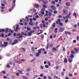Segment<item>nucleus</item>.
Instances as JSON below:
<instances>
[{
    "instance_id": "f257e3e1",
    "label": "nucleus",
    "mask_w": 79,
    "mask_h": 79,
    "mask_svg": "<svg viewBox=\"0 0 79 79\" xmlns=\"http://www.w3.org/2000/svg\"><path fill=\"white\" fill-rule=\"evenodd\" d=\"M42 6L43 8L41 10V13L43 15H44V14H45V13H44V11H45V8H47V7L44 5H43Z\"/></svg>"
},
{
    "instance_id": "f03ea898",
    "label": "nucleus",
    "mask_w": 79,
    "mask_h": 79,
    "mask_svg": "<svg viewBox=\"0 0 79 79\" xmlns=\"http://www.w3.org/2000/svg\"><path fill=\"white\" fill-rule=\"evenodd\" d=\"M8 45V42H4V44H2V47H6V46Z\"/></svg>"
},
{
    "instance_id": "7ed1b4c3",
    "label": "nucleus",
    "mask_w": 79,
    "mask_h": 79,
    "mask_svg": "<svg viewBox=\"0 0 79 79\" xmlns=\"http://www.w3.org/2000/svg\"><path fill=\"white\" fill-rule=\"evenodd\" d=\"M16 29H14V31H16V32H18V29H19V24H17L16 25Z\"/></svg>"
},
{
    "instance_id": "20e7f679",
    "label": "nucleus",
    "mask_w": 79,
    "mask_h": 79,
    "mask_svg": "<svg viewBox=\"0 0 79 79\" xmlns=\"http://www.w3.org/2000/svg\"><path fill=\"white\" fill-rule=\"evenodd\" d=\"M41 51L40 50H38V52L36 53V56H40V54H41Z\"/></svg>"
},
{
    "instance_id": "39448f33",
    "label": "nucleus",
    "mask_w": 79,
    "mask_h": 79,
    "mask_svg": "<svg viewBox=\"0 0 79 79\" xmlns=\"http://www.w3.org/2000/svg\"><path fill=\"white\" fill-rule=\"evenodd\" d=\"M50 8H52L53 10H56V8L55 6H50Z\"/></svg>"
},
{
    "instance_id": "423d86ee",
    "label": "nucleus",
    "mask_w": 79,
    "mask_h": 79,
    "mask_svg": "<svg viewBox=\"0 0 79 79\" xmlns=\"http://www.w3.org/2000/svg\"><path fill=\"white\" fill-rule=\"evenodd\" d=\"M15 2H16V1L15 0H14L13 1V4L12 5V8L13 9L14 8H15Z\"/></svg>"
},
{
    "instance_id": "0eeeda50",
    "label": "nucleus",
    "mask_w": 79,
    "mask_h": 79,
    "mask_svg": "<svg viewBox=\"0 0 79 79\" xmlns=\"http://www.w3.org/2000/svg\"><path fill=\"white\" fill-rule=\"evenodd\" d=\"M32 31H31L30 32H28V35L29 36H31V35H32Z\"/></svg>"
},
{
    "instance_id": "6e6552de",
    "label": "nucleus",
    "mask_w": 79,
    "mask_h": 79,
    "mask_svg": "<svg viewBox=\"0 0 79 79\" xmlns=\"http://www.w3.org/2000/svg\"><path fill=\"white\" fill-rule=\"evenodd\" d=\"M52 52H55V51H56V50H57V49L55 48H53L52 49Z\"/></svg>"
},
{
    "instance_id": "1a4fd4ad",
    "label": "nucleus",
    "mask_w": 79,
    "mask_h": 79,
    "mask_svg": "<svg viewBox=\"0 0 79 79\" xmlns=\"http://www.w3.org/2000/svg\"><path fill=\"white\" fill-rule=\"evenodd\" d=\"M59 31H60V32H63V31H64V29L63 28H60L59 29Z\"/></svg>"
},
{
    "instance_id": "9d476101",
    "label": "nucleus",
    "mask_w": 79,
    "mask_h": 79,
    "mask_svg": "<svg viewBox=\"0 0 79 79\" xmlns=\"http://www.w3.org/2000/svg\"><path fill=\"white\" fill-rule=\"evenodd\" d=\"M28 33V31H27L26 32H25L24 34L25 36H27V34Z\"/></svg>"
},
{
    "instance_id": "9b49d317",
    "label": "nucleus",
    "mask_w": 79,
    "mask_h": 79,
    "mask_svg": "<svg viewBox=\"0 0 79 79\" xmlns=\"http://www.w3.org/2000/svg\"><path fill=\"white\" fill-rule=\"evenodd\" d=\"M23 71H21V70H19L18 71V72L19 73V74H24V73H23Z\"/></svg>"
},
{
    "instance_id": "f8f14e48",
    "label": "nucleus",
    "mask_w": 79,
    "mask_h": 79,
    "mask_svg": "<svg viewBox=\"0 0 79 79\" xmlns=\"http://www.w3.org/2000/svg\"><path fill=\"white\" fill-rule=\"evenodd\" d=\"M35 6L36 8H39V5L38 4H35Z\"/></svg>"
},
{
    "instance_id": "ddd939ff",
    "label": "nucleus",
    "mask_w": 79,
    "mask_h": 79,
    "mask_svg": "<svg viewBox=\"0 0 79 79\" xmlns=\"http://www.w3.org/2000/svg\"><path fill=\"white\" fill-rule=\"evenodd\" d=\"M9 30V28H6V30L5 32L6 33H7L8 32V31Z\"/></svg>"
},
{
    "instance_id": "4468645a",
    "label": "nucleus",
    "mask_w": 79,
    "mask_h": 79,
    "mask_svg": "<svg viewBox=\"0 0 79 79\" xmlns=\"http://www.w3.org/2000/svg\"><path fill=\"white\" fill-rule=\"evenodd\" d=\"M29 24L30 25H31V26H34V23L32 22H29Z\"/></svg>"
},
{
    "instance_id": "2eb2a0df",
    "label": "nucleus",
    "mask_w": 79,
    "mask_h": 79,
    "mask_svg": "<svg viewBox=\"0 0 79 79\" xmlns=\"http://www.w3.org/2000/svg\"><path fill=\"white\" fill-rule=\"evenodd\" d=\"M39 50H40V51H41H41H43L44 52H45V49L44 48H40Z\"/></svg>"
},
{
    "instance_id": "dca6fc26",
    "label": "nucleus",
    "mask_w": 79,
    "mask_h": 79,
    "mask_svg": "<svg viewBox=\"0 0 79 79\" xmlns=\"http://www.w3.org/2000/svg\"><path fill=\"white\" fill-rule=\"evenodd\" d=\"M57 30H58V28H56L55 29V30L54 31V32L55 33H57Z\"/></svg>"
},
{
    "instance_id": "f3484780",
    "label": "nucleus",
    "mask_w": 79,
    "mask_h": 79,
    "mask_svg": "<svg viewBox=\"0 0 79 79\" xmlns=\"http://www.w3.org/2000/svg\"><path fill=\"white\" fill-rule=\"evenodd\" d=\"M66 5L67 6H70V3L69 2H66Z\"/></svg>"
},
{
    "instance_id": "a211bd4d",
    "label": "nucleus",
    "mask_w": 79,
    "mask_h": 79,
    "mask_svg": "<svg viewBox=\"0 0 79 79\" xmlns=\"http://www.w3.org/2000/svg\"><path fill=\"white\" fill-rule=\"evenodd\" d=\"M38 32H40V33H41V34H42V33L43 32V31H42V30H38Z\"/></svg>"
},
{
    "instance_id": "6ab92c4d",
    "label": "nucleus",
    "mask_w": 79,
    "mask_h": 79,
    "mask_svg": "<svg viewBox=\"0 0 79 79\" xmlns=\"http://www.w3.org/2000/svg\"><path fill=\"white\" fill-rule=\"evenodd\" d=\"M72 60L71 58H69V63H71L72 62Z\"/></svg>"
},
{
    "instance_id": "aec40b11",
    "label": "nucleus",
    "mask_w": 79,
    "mask_h": 79,
    "mask_svg": "<svg viewBox=\"0 0 79 79\" xmlns=\"http://www.w3.org/2000/svg\"><path fill=\"white\" fill-rule=\"evenodd\" d=\"M59 24L60 26H63V24L61 22H60Z\"/></svg>"
},
{
    "instance_id": "412c9836",
    "label": "nucleus",
    "mask_w": 79,
    "mask_h": 79,
    "mask_svg": "<svg viewBox=\"0 0 79 79\" xmlns=\"http://www.w3.org/2000/svg\"><path fill=\"white\" fill-rule=\"evenodd\" d=\"M65 18L66 19H67V18H71V17L69 16V15H68L67 16L65 17Z\"/></svg>"
},
{
    "instance_id": "4be33fe9",
    "label": "nucleus",
    "mask_w": 79,
    "mask_h": 79,
    "mask_svg": "<svg viewBox=\"0 0 79 79\" xmlns=\"http://www.w3.org/2000/svg\"><path fill=\"white\" fill-rule=\"evenodd\" d=\"M22 77L23 79H28V78H27V77H26L25 76H23Z\"/></svg>"
},
{
    "instance_id": "5701e85b",
    "label": "nucleus",
    "mask_w": 79,
    "mask_h": 79,
    "mask_svg": "<svg viewBox=\"0 0 79 79\" xmlns=\"http://www.w3.org/2000/svg\"><path fill=\"white\" fill-rule=\"evenodd\" d=\"M68 61L67 60V58H65V59L64 60V62L65 63H67Z\"/></svg>"
},
{
    "instance_id": "b1692460",
    "label": "nucleus",
    "mask_w": 79,
    "mask_h": 79,
    "mask_svg": "<svg viewBox=\"0 0 79 79\" xmlns=\"http://www.w3.org/2000/svg\"><path fill=\"white\" fill-rule=\"evenodd\" d=\"M40 68L41 69H43L44 68V67L42 65H40Z\"/></svg>"
},
{
    "instance_id": "393cba45",
    "label": "nucleus",
    "mask_w": 79,
    "mask_h": 79,
    "mask_svg": "<svg viewBox=\"0 0 79 79\" xmlns=\"http://www.w3.org/2000/svg\"><path fill=\"white\" fill-rule=\"evenodd\" d=\"M30 70H31V68H27V71H30Z\"/></svg>"
},
{
    "instance_id": "a878e982",
    "label": "nucleus",
    "mask_w": 79,
    "mask_h": 79,
    "mask_svg": "<svg viewBox=\"0 0 79 79\" xmlns=\"http://www.w3.org/2000/svg\"><path fill=\"white\" fill-rule=\"evenodd\" d=\"M45 68H49V66H48V65H45Z\"/></svg>"
},
{
    "instance_id": "bb28decb",
    "label": "nucleus",
    "mask_w": 79,
    "mask_h": 79,
    "mask_svg": "<svg viewBox=\"0 0 79 79\" xmlns=\"http://www.w3.org/2000/svg\"><path fill=\"white\" fill-rule=\"evenodd\" d=\"M48 64L49 66H50V65H51V64H50V62L48 61Z\"/></svg>"
},
{
    "instance_id": "cd10ccee",
    "label": "nucleus",
    "mask_w": 79,
    "mask_h": 79,
    "mask_svg": "<svg viewBox=\"0 0 79 79\" xmlns=\"http://www.w3.org/2000/svg\"><path fill=\"white\" fill-rule=\"evenodd\" d=\"M52 15V14L51 12H49L48 13V15H49V16H51Z\"/></svg>"
},
{
    "instance_id": "c85d7f7f",
    "label": "nucleus",
    "mask_w": 79,
    "mask_h": 79,
    "mask_svg": "<svg viewBox=\"0 0 79 79\" xmlns=\"http://www.w3.org/2000/svg\"><path fill=\"white\" fill-rule=\"evenodd\" d=\"M42 39H44V35H42L41 36Z\"/></svg>"
},
{
    "instance_id": "c756f323",
    "label": "nucleus",
    "mask_w": 79,
    "mask_h": 79,
    "mask_svg": "<svg viewBox=\"0 0 79 79\" xmlns=\"http://www.w3.org/2000/svg\"><path fill=\"white\" fill-rule=\"evenodd\" d=\"M33 21H35L37 20V19H36V18L34 17L33 18Z\"/></svg>"
},
{
    "instance_id": "7c9ffc66",
    "label": "nucleus",
    "mask_w": 79,
    "mask_h": 79,
    "mask_svg": "<svg viewBox=\"0 0 79 79\" xmlns=\"http://www.w3.org/2000/svg\"><path fill=\"white\" fill-rule=\"evenodd\" d=\"M35 58H34L31 61V62H34V61H35Z\"/></svg>"
},
{
    "instance_id": "2f4dec72",
    "label": "nucleus",
    "mask_w": 79,
    "mask_h": 79,
    "mask_svg": "<svg viewBox=\"0 0 79 79\" xmlns=\"http://www.w3.org/2000/svg\"><path fill=\"white\" fill-rule=\"evenodd\" d=\"M17 63L19 64H21V63H22V62L21 61H18L17 62Z\"/></svg>"
},
{
    "instance_id": "473e14b6",
    "label": "nucleus",
    "mask_w": 79,
    "mask_h": 79,
    "mask_svg": "<svg viewBox=\"0 0 79 79\" xmlns=\"http://www.w3.org/2000/svg\"><path fill=\"white\" fill-rule=\"evenodd\" d=\"M52 27H55V23H54L52 24Z\"/></svg>"
},
{
    "instance_id": "72a5a7b5",
    "label": "nucleus",
    "mask_w": 79,
    "mask_h": 79,
    "mask_svg": "<svg viewBox=\"0 0 79 79\" xmlns=\"http://www.w3.org/2000/svg\"><path fill=\"white\" fill-rule=\"evenodd\" d=\"M1 6H3L4 7H5V4H3V3H2L1 4Z\"/></svg>"
},
{
    "instance_id": "f704fd0d",
    "label": "nucleus",
    "mask_w": 79,
    "mask_h": 79,
    "mask_svg": "<svg viewBox=\"0 0 79 79\" xmlns=\"http://www.w3.org/2000/svg\"><path fill=\"white\" fill-rule=\"evenodd\" d=\"M74 49L75 52H77V51H78V49H77V48H75Z\"/></svg>"
},
{
    "instance_id": "c9c22d12",
    "label": "nucleus",
    "mask_w": 79,
    "mask_h": 79,
    "mask_svg": "<svg viewBox=\"0 0 79 79\" xmlns=\"http://www.w3.org/2000/svg\"><path fill=\"white\" fill-rule=\"evenodd\" d=\"M45 12L46 13V14H45L46 16H48V14H47L48 13V11L46 10Z\"/></svg>"
},
{
    "instance_id": "e433bc0d",
    "label": "nucleus",
    "mask_w": 79,
    "mask_h": 79,
    "mask_svg": "<svg viewBox=\"0 0 79 79\" xmlns=\"http://www.w3.org/2000/svg\"><path fill=\"white\" fill-rule=\"evenodd\" d=\"M61 76H63V75H64V72H62L61 73Z\"/></svg>"
},
{
    "instance_id": "4c0bfd02",
    "label": "nucleus",
    "mask_w": 79,
    "mask_h": 79,
    "mask_svg": "<svg viewBox=\"0 0 79 79\" xmlns=\"http://www.w3.org/2000/svg\"><path fill=\"white\" fill-rule=\"evenodd\" d=\"M43 79H47V76H44L43 77Z\"/></svg>"
},
{
    "instance_id": "58836bf2",
    "label": "nucleus",
    "mask_w": 79,
    "mask_h": 79,
    "mask_svg": "<svg viewBox=\"0 0 79 79\" xmlns=\"http://www.w3.org/2000/svg\"><path fill=\"white\" fill-rule=\"evenodd\" d=\"M12 8V9H11V8L9 10V12H11V11L12 10H13V9H13V8Z\"/></svg>"
},
{
    "instance_id": "ea45409f",
    "label": "nucleus",
    "mask_w": 79,
    "mask_h": 79,
    "mask_svg": "<svg viewBox=\"0 0 79 79\" xmlns=\"http://www.w3.org/2000/svg\"><path fill=\"white\" fill-rule=\"evenodd\" d=\"M14 42H15V44H16V43H17L18 41L17 40H15L14 41Z\"/></svg>"
},
{
    "instance_id": "a19ab883",
    "label": "nucleus",
    "mask_w": 79,
    "mask_h": 79,
    "mask_svg": "<svg viewBox=\"0 0 79 79\" xmlns=\"http://www.w3.org/2000/svg\"><path fill=\"white\" fill-rule=\"evenodd\" d=\"M70 57H71L72 58H74V55L71 54L70 56Z\"/></svg>"
},
{
    "instance_id": "79ce46f5",
    "label": "nucleus",
    "mask_w": 79,
    "mask_h": 79,
    "mask_svg": "<svg viewBox=\"0 0 79 79\" xmlns=\"http://www.w3.org/2000/svg\"><path fill=\"white\" fill-rule=\"evenodd\" d=\"M7 68H10V65H9V64H7Z\"/></svg>"
},
{
    "instance_id": "37998d69",
    "label": "nucleus",
    "mask_w": 79,
    "mask_h": 79,
    "mask_svg": "<svg viewBox=\"0 0 79 79\" xmlns=\"http://www.w3.org/2000/svg\"><path fill=\"white\" fill-rule=\"evenodd\" d=\"M35 17L36 18H39V15H36Z\"/></svg>"
},
{
    "instance_id": "c03bdc74",
    "label": "nucleus",
    "mask_w": 79,
    "mask_h": 79,
    "mask_svg": "<svg viewBox=\"0 0 79 79\" xmlns=\"http://www.w3.org/2000/svg\"><path fill=\"white\" fill-rule=\"evenodd\" d=\"M19 24L20 25H21V26H23V23H19Z\"/></svg>"
},
{
    "instance_id": "a18cd8bd",
    "label": "nucleus",
    "mask_w": 79,
    "mask_h": 79,
    "mask_svg": "<svg viewBox=\"0 0 79 79\" xmlns=\"http://www.w3.org/2000/svg\"><path fill=\"white\" fill-rule=\"evenodd\" d=\"M16 35L17 37L18 36H19L20 35H21V34L18 33Z\"/></svg>"
},
{
    "instance_id": "49530a36",
    "label": "nucleus",
    "mask_w": 79,
    "mask_h": 79,
    "mask_svg": "<svg viewBox=\"0 0 79 79\" xmlns=\"http://www.w3.org/2000/svg\"><path fill=\"white\" fill-rule=\"evenodd\" d=\"M71 53H72V54H74V51L73 50L72 51H71Z\"/></svg>"
},
{
    "instance_id": "de8ad7c7",
    "label": "nucleus",
    "mask_w": 79,
    "mask_h": 79,
    "mask_svg": "<svg viewBox=\"0 0 79 79\" xmlns=\"http://www.w3.org/2000/svg\"><path fill=\"white\" fill-rule=\"evenodd\" d=\"M73 16H76V13L75 12H74L73 13Z\"/></svg>"
},
{
    "instance_id": "09e8293b",
    "label": "nucleus",
    "mask_w": 79,
    "mask_h": 79,
    "mask_svg": "<svg viewBox=\"0 0 79 79\" xmlns=\"http://www.w3.org/2000/svg\"><path fill=\"white\" fill-rule=\"evenodd\" d=\"M52 4H53V5H54V4H55V2L54 1H52Z\"/></svg>"
},
{
    "instance_id": "8fccbe9b",
    "label": "nucleus",
    "mask_w": 79,
    "mask_h": 79,
    "mask_svg": "<svg viewBox=\"0 0 79 79\" xmlns=\"http://www.w3.org/2000/svg\"><path fill=\"white\" fill-rule=\"evenodd\" d=\"M2 73L5 74H6V72H5V71H2Z\"/></svg>"
},
{
    "instance_id": "3c124183",
    "label": "nucleus",
    "mask_w": 79,
    "mask_h": 79,
    "mask_svg": "<svg viewBox=\"0 0 79 79\" xmlns=\"http://www.w3.org/2000/svg\"><path fill=\"white\" fill-rule=\"evenodd\" d=\"M50 47H53V44H50L49 46Z\"/></svg>"
},
{
    "instance_id": "603ef678",
    "label": "nucleus",
    "mask_w": 79,
    "mask_h": 79,
    "mask_svg": "<svg viewBox=\"0 0 79 79\" xmlns=\"http://www.w3.org/2000/svg\"><path fill=\"white\" fill-rule=\"evenodd\" d=\"M23 37V36L22 35H21L19 36V39H21V38H22Z\"/></svg>"
},
{
    "instance_id": "864d4df0",
    "label": "nucleus",
    "mask_w": 79,
    "mask_h": 79,
    "mask_svg": "<svg viewBox=\"0 0 79 79\" xmlns=\"http://www.w3.org/2000/svg\"><path fill=\"white\" fill-rule=\"evenodd\" d=\"M58 18H62V16L60 15L59 16Z\"/></svg>"
},
{
    "instance_id": "5fc2aeb1",
    "label": "nucleus",
    "mask_w": 79,
    "mask_h": 79,
    "mask_svg": "<svg viewBox=\"0 0 79 79\" xmlns=\"http://www.w3.org/2000/svg\"><path fill=\"white\" fill-rule=\"evenodd\" d=\"M54 14H56L57 13V11L56 10L54 11Z\"/></svg>"
},
{
    "instance_id": "6e6d98bb",
    "label": "nucleus",
    "mask_w": 79,
    "mask_h": 79,
    "mask_svg": "<svg viewBox=\"0 0 79 79\" xmlns=\"http://www.w3.org/2000/svg\"><path fill=\"white\" fill-rule=\"evenodd\" d=\"M77 40H79V36H77Z\"/></svg>"
},
{
    "instance_id": "4d7b16f0",
    "label": "nucleus",
    "mask_w": 79,
    "mask_h": 79,
    "mask_svg": "<svg viewBox=\"0 0 79 79\" xmlns=\"http://www.w3.org/2000/svg\"><path fill=\"white\" fill-rule=\"evenodd\" d=\"M24 20L26 21V20L25 19H23L22 20H20V22H23V21H24Z\"/></svg>"
},
{
    "instance_id": "13d9d810",
    "label": "nucleus",
    "mask_w": 79,
    "mask_h": 79,
    "mask_svg": "<svg viewBox=\"0 0 79 79\" xmlns=\"http://www.w3.org/2000/svg\"><path fill=\"white\" fill-rule=\"evenodd\" d=\"M10 32H11V33H13V32H14L13 30H11L10 29Z\"/></svg>"
},
{
    "instance_id": "bf43d9fd",
    "label": "nucleus",
    "mask_w": 79,
    "mask_h": 79,
    "mask_svg": "<svg viewBox=\"0 0 79 79\" xmlns=\"http://www.w3.org/2000/svg\"><path fill=\"white\" fill-rule=\"evenodd\" d=\"M22 61H23V62H24V61H25V60L24 59H22L21 60Z\"/></svg>"
},
{
    "instance_id": "052dcab7",
    "label": "nucleus",
    "mask_w": 79,
    "mask_h": 79,
    "mask_svg": "<svg viewBox=\"0 0 79 79\" xmlns=\"http://www.w3.org/2000/svg\"><path fill=\"white\" fill-rule=\"evenodd\" d=\"M43 26L44 27H45V24L43 23Z\"/></svg>"
},
{
    "instance_id": "680f3d73",
    "label": "nucleus",
    "mask_w": 79,
    "mask_h": 79,
    "mask_svg": "<svg viewBox=\"0 0 79 79\" xmlns=\"http://www.w3.org/2000/svg\"><path fill=\"white\" fill-rule=\"evenodd\" d=\"M34 47H32L31 48V51H34Z\"/></svg>"
},
{
    "instance_id": "e2e57ef3",
    "label": "nucleus",
    "mask_w": 79,
    "mask_h": 79,
    "mask_svg": "<svg viewBox=\"0 0 79 79\" xmlns=\"http://www.w3.org/2000/svg\"><path fill=\"white\" fill-rule=\"evenodd\" d=\"M26 75L27 76H29L30 75V74H29V73H27V74H26Z\"/></svg>"
},
{
    "instance_id": "0e129e2a",
    "label": "nucleus",
    "mask_w": 79,
    "mask_h": 79,
    "mask_svg": "<svg viewBox=\"0 0 79 79\" xmlns=\"http://www.w3.org/2000/svg\"><path fill=\"white\" fill-rule=\"evenodd\" d=\"M0 8H1V9H5V7H3L2 6H1Z\"/></svg>"
},
{
    "instance_id": "69168bd1",
    "label": "nucleus",
    "mask_w": 79,
    "mask_h": 79,
    "mask_svg": "<svg viewBox=\"0 0 79 79\" xmlns=\"http://www.w3.org/2000/svg\"><path fill=\"white\" fill-rule=\"evenodd\" d=\"M42 23H43V24H44V23H45V20H42Z\"/></svg>"
},
{
    "instance_id": "338daca9",
    "label": "nucleus",
    "mask_w": 79,
    "mask_h": 79,
    "mask_svg": "<svg viewBox=\"0 0 79 79\" xmlns=\"http://www.w3.org/2000/svg\"><path fill=\"white\" fill-rule=\"evenodd\" d=\"M56 34H54L53 35V37L54 38H55V37H56Z\"/></svg>"
},
{
    "instance_id": "774afa93",
    "label": "nucleus",
    "mask_w": 79,
    "mask_h": 79,
    "mask_svg": "<svg viewBox=\"0 0 79 79\" xmlns=\"http://www.w3.org/2000/svg\"><path fill=\"white\" fill-rule=\"evenodd\" d=\"M45 21H48V18H45Z\"/></svg>"
}]
</instances>
